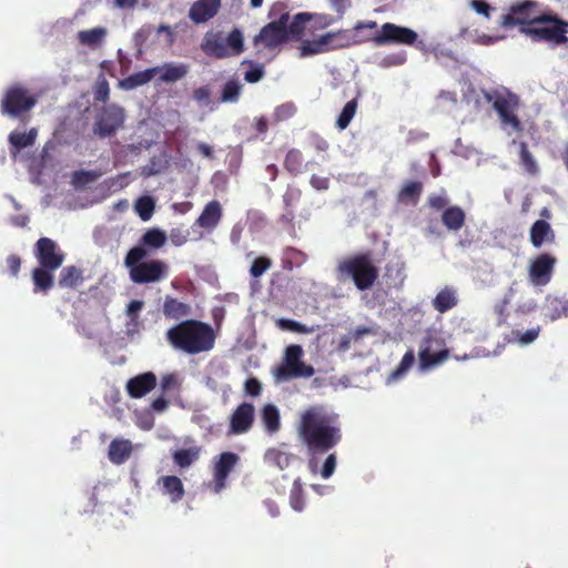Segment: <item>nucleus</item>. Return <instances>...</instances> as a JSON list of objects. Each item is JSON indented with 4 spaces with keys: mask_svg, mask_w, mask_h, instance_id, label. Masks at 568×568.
Here are the masks:
<instances>
[{
    "mask_svg": "<svg viewBox=\"0 0 568 568\" xmlns=\"http://www.w3.org/2000/svg\"><path fill=\"white\" fill-rule=\"evenodd\" d=\"M254 406L250 403L240 404L230 418L229 434H244L254 423Z\"/></svg>",
    "mask_w": 568,
    "mask_h": 568,
    "instance_id": "obj_18",
    "label": "nucleus"
},
{
    "mask_svg": "<svg viewBox=\"0 0 568 568\" xmlns=\"http://www.w3.org/2000/svg\"><path fill=\"white\" fill-rule=\"evenodd\" d=\"M222 216L223 211L221 203L216 200H213L204 206L194 225L200 226L211 233L219 225Z\"/></svg>",
    "mask_w": 568,
    "mask_h": 568,
    "instance_id": "obj_21",
    "label": "nucleus"
},
{
    "mask_svg": "<svg viewBox=\"0 0 568 568\" xmlns=\"http://www.w3.org/2000/svg\"><path fill=\"white\" fill-rule=\"evenodd\" d=\"M159 73V69H146L140 72H135L123 80L120 81V87L124 90H133L138 87L146 84L150 82L156 74Z\"/></svg>",
    "mask_w": 568,
    "mask_h": 568,
    "instance_id": "obj_34",
    "label": "nucleus"
},
{
    "mask_svg": "<svg viewBox=\"0 0 568 568\" xmlns=\"http://www.w3.org/2000/svg\"><path fill=\"white\" fill-rule=\"evenodd\" d=\"M336 464H337L336 454L335 453L329 454L323 463V466L321 469L322 477L325 479L329 478L335 471Z\"/></svg>",
    "mask_w": 568,
    "mask_h": 568,
    "instance_id": "obj_58",
    "label": "nucleus"
},
{
    "mask_svg": "<svg viewBox=\"0 0 568 568\" xmlns=\"http://www.w3.org/2000/svg\"><path fill=\"white\" fill-rule=\"evenodd\" d=\"M242 92V85L236 79L229 80L221 92L222 102H237Z\"/></svg>",
    "mask_w": 568,
    "mask_h": 568,
    "instance_id": "obj_48",
    "label": "nucleus"
},
{
    "mask_svg": "<svg viewBox=\"0 0 568 568\" xmlns=\"http://www.w3.org/2000/svg\"><path fill=\"white\" fill-rule=\"evenodd\" d=\"M554 232L548 222L537 220L530 229V242L534 247L539 248L545 242L554 241Z\"/></svg>",
    "mask_w": 568,
    "mask_h": 568,
    "instance_id": "obj_31",
    "label": "nucleus"
},
{
    "mask_svg": "<svg viewBox=\"0 0 568 568\" xmlns=\"http://www.w3.org/2000/svg\"><path fill=\"white\" fill-rule=\"evenodd\" d=\"M162 313L165 318L179 321L192 314L190 304L180 302L178 298L166 295L162 306Z\"/></svg>",
    "mask_w": 568,
    "mask_h": 568,
    "instance_id": "obj_23",
    "label": "nucleus"
},
{
    "mask_svg": "<svg viewBox=\"0 0 568 568\" xmlns=\"http://www.w3.org/2000/svg\"><path fill=\"white\" fill-rule=\"evenodd\" d=\"M154 201L150 196H142L136 200L134 209L142 221H149L154 212Z\"/></svg>",
    "mask_w": 568,
    "mask_h": 568,
    "instance_id": "obj_49",
    "label": "nucleus"
},
{
    "mask_svg": "<svg viewBox=\"0 0 568 568\" xmlns=\"http://www.w3.org/2000/svg\"><path fill=\"white\" fill-rule=\"evenodd\" d=\"M239 460L240 456L233 452L220 454L213 467V485L215 493L221 491L225 487L227 477Z\"/></svg>",
    "mask_w": 568,
    "mask_h": 568,
    "instance_id": "obj_17",
    "label": "nucleus"
},
{
    "mask_svg": "<svg viewBox=\"0 0 568 568\" xmlns=\"http://www.w3.org/2000/svg\"><path fill=\"white\" fill-rule=\"evenodd\" d=\"M38 135L37 129H31L29 132L13 131L9 134L10 153L16 156L22 149L34 144Z\"/></svg>",
    "mask_w": 568,
    "mask_h": 568,
    "instance_id": "obj_28",
    "label": "nucleus"
},
{
    "mask_svg": "<svg viewBox=\"0 0 568 568\" xmlns=\"http://www.w3.org/2000/svg\"><path fill=\"white\" fill-rule=\"evenodd\" d=\"M201 50L215 59L237 57L245 50L243 32L237 28L226 36L223 31L206 32L201 42Z\"/></svg>",
    "mask_w": 568,
    "mask_h": 568,
    "instance_id": "obj_5",
    "label": "nucleus"
},
{
    "mask_svg": "<svg viewBox=\"0 0 568 568\" xmlns=\"http://www.w3.org/2000/svg\"><path fill=\"white\" fill-rule=\"evenodd\" d=\"M272 266V260L267 256L256 257L250 267V274L254 278L261 277Z\"/></svg>",
    "mask_w": 568,
    "mask_h": 568,
    "instance_id": "obj_53",
    "label": "nucleus"
},
{
    "mask_svg": "<svg viewBox=\"0 0 568 568\" xmlns=\"http://www.w3.org/2000/svg\"><path fill=\"white\" fill-rule=\"evenodd\" d=\"M310 183L317 191H324L327 190L329 186V179L326 176H320L314 174L311 176Z\"/></svg>",
    "mask_w": 568,
    "mask_h": 568,
    "instance_id": "obj_63",
    "label": "nucleus"
},
{
    "mask_svg": "<svg viewBox=\"0 0 568 568\" xmlns=\"http://www.w3.org/2000/svg\"><path fill=\"white\" fill-rule=\"evenodd\" d=\"M418 34L414 30L386 22L382 26L379 33L373 38V41L377 45L388 43L412 45L416 42Z\"/></svg>",
    "mask_w": 568,
    "mask_h": 568,
    "instance_id": "obj_14",
    "label": "nucleus"
},
{
    "mask_svg": "<svg viewBox=\"0 0 568 568\" xmlns=\"http://www.w3.org/2000/svg\"><path fill=\"white\" fill-rule=\"evenodd\" d=\"M170 240L175 246H181L186 243L187 235L180 229H173L170 233Z\"/></svg>",
    "mask_w": 568,
    "mask_h": 568,
    "instance_id": "obj_64",
    "label": "nucleus"
},
{
    "mask_svg": "<svg viewBox=\"0 0 568 568\" xmlns=\"http://www.w3.org/2000/svg\"><path fill=\"white\" fill-rule=\"evenodd\" d=\"M519 162L524 170L530 174L535 175L538 173V164L534 159L532 154L528 150V145L526 142L519 143Z\"/></svg>",
    "mask_w": 568,
    "mask_h": 568,
    "instance_id": "obj_43",
    "label": "nucleus"
},
{
    "mask_svg": "<svg viewBox=\"0 0 568 568\" xmlns=\"http://www.w3.org/2000/svg\"><path fill=\"white\" fill-rule=\"evenodd\" d=\"M38 100L27 88L16 84L7 89L1 100V113L14 119H24Z\"/></svg>",
    "mask_w": 568,
    "mask_h": 568,
    "instance_id": "obj_9",
    "label": "nucleus"
},
{
    "mask_svg": "<svg viewBox=\"0 0 568 568\" xmlns=\"http://www.w3.org/2000/svg\"><path fill=\"white\" fill-rule=\"evenodd\" d=\"M98 174L93 171H77L73 173L72 182L77 186H82L95 181Z\"/></svg>",
    "mask_w": 568,
    "mask_h": 568,
    "instance_id": "obj_57",
    "label": "nucleus"
},
{
    "mask_svg": "<svg viewBox=\"0 0 568 568\" xmlns=\"http://www.w3.org/2000/svg\"><path fill=\"white\" fill-rule=\"evenodd\" d=\"M165 338L173 349L189 355H197L214 348L216 333L209 323L189 318L170 327L165 333Z\"/></svg>",
    "mask_w": 568,
    "mask_h": 568,
    "instance_id": "obj_2",
    "label": "nucleus"
},
{
    "mask_svg": "<svg viewBox=\"0 0 568 568\" xmlns=\"http://www.w3.org/2000/svg\"><path fill=\"white\" fill-rule=\"evenodd\" d=\"M110 97L109 82L103 74H100L93 87V98L95 102H106Z\"/></svg>",
    "mask_w": 568,
    "mask_h": 568,
    "instance_id": "obj_51",
    "label": "nucleus"
},
{
    "mask_svg": "<svg viewBox=\"0 0 568 568\" xmlns=\"http://www.w3.org/2000/svg\"><path fill=\"white\" fill-rule=\"evenodd\" d=\"M83 282V271L75 265L65 266L59 273L58 285L61 288L75 290Z\"/></svg>",
    "mask_w": 568,
    "mask_h": 568,
    "instance_id": "obj_25",
    "label": "nucleus"
},
{
    "mask_svg": "<svg viewBox=\"0 0 568 568\" xmlns=\"http://www.w3.org/2000/svg\"><path fill=\"white\" fill-rule=\"evenodd\" d=\"M108 31L103 27H97L78 32V40L82 45L95 48L103 42Z\"/></svg>",
    "mask_w": 568,
    "mask_h": 568,
    "instance_id": "obj_40",
    "label": "nucleus"
},
{
    "mask_svg": "<svg viewBox=\"0 0 568 568\" xmlns=\"http://www.w3.org/2000/svg\"><path fill=\"white\" fill-rule=\"evenodd\" d=\"M290 505L295 511H302L305 506L304 490L301 478L293 481L290 493Z\"/></svg>",
    "mask_w": 568,
    "mask_h": 568,
    "instance_id": "obj_46",
    "label": "nucleus"
},
{
    "mask_svg": "<svg viewBox=\"0 0 568 568\" xmlns=\"http://www.w3.org/2000/svg\"><path fill=\"white\" fill-rule=\"evenodd\" d=\"M521 106L520 98L507 88L499 90V128L509 136L524 131V124L518 115Z\"/></svg>",
    "mask_w": 568,
    "mask_h": 568,
    "instance_id": "obj_8",
    "label": "nucleus"
},
{
    "mask_svg": "<svg viewBox=\"0 0 568 568\" xmlns=\"http://www.w3.org/2000/svg\"><path fill=\"white\" fill-rule=\"evenodd\" d=\"M310 20L308 13H297L293 21L288 24L287 23V31L288 36L298 37L304 32V24L306 21Z\"/></svg>",
    "mask_w": 568,
    "mask_h": 568,
    "instance_id": "obj_55",
    "label": "nucleus"
},
{
    "mask_svg": "<svg viewBox=\"0 0 568 568\" xmlns=\"http://www.w3.org/2000/svg\"><path fill=\"white\" fill-rule=\"evenodd\" d=\"M166 234L160 229L148 230L140 239L139 244L135 247H143L148 252L149 250H159L166 243Z\"/></svg>",
    "mask_w": 568,
    "mask_h": 568,
    "instance_id": "obj_33",
    "label": "nucleus"
},
{
    "mask_svg": "<svg viewBox=\"0 0 568 568\" xmlns=\"http://www.w3.org/2000/svg\"><path fill=\"white\" fill-rule=\"evenodd\" d=\"M457 304V291L452 286H445L432 301L433 307L442 314L454 308Z\"/></svg>",
    "mask_w": 568,
    "mask_h": 568,
    "instance_id": "obj_26",
    "label": "nucleus"
},
{
    "mask_svg": "<svg viewBox=\"0 0 568 568\" xmlns=\"http://www.w3.org/2000/svg\"><path fill=\"white\" fill-rule=\"evenodd\" d=\"M221 0H196L189 10V18L196 24L214 18L221 9Z\"/></svg>",
    "mask_w": 568,
    "mask_h": 568,
    "instance_id": "obj_20",
    "label": "nucleus"
},
{
    "mask_svg": "<svg viewBox=\"0 0 568 568\" xmlns=\"http://www.w3.org/2000/svg\"><path fill=\"white\" fill-rule=\"evenodd\" d=\"M244 388L246 394L251 396H258L262 392L261 383L254 377L246 379Z\"/></svg>",
    "mask_w": 568,
    "mask_h": 568,
    "instance_id": "obj_60",
    "label": "nucleus"
},
{
    "mask_svg": "<svg viewBox=\"0 0 568 568\" xmlns=\"http://www.w3.org/2000/svg\"><path fill=\"white\" fill-rule=\"evenodd\" d=\"M34 256L40 266L58 270L64 262L65 254L49 237H40L36 243Z\"/></svg>",
    "mask_w": 568,
    "mask_h": 568,
    "instance_id": "obj_16",
    "label": "nucleus"
},
{
    "mask_svg": "<svg viewBox=\"0 0 568 568\" xmlns=\"http://www.w3.org/2000/svg\"><path fill=\"white\" fill-rule=\"evenodd\" d=\"M465 212L459 206H449L442 214L443 224L450 231H459L465 224Z\"/></svg>",
    "mask_w": 568,
    "mask_h": 568,
    "instance_id": "obj_36",
    "label": "nucleus"
},
{
    "mask_svg": "<svg viewBox=\"0 0 568 568\" xmlns=\"http://www.w3.org/2000/svg\"><path fill=\"white\" fill-rule=\"evenodd\" d=\"M357 106L358 104L356 99H352L344 105L336 120V126L338 130L343 131L349 125L351 121L356 114Z\"/></svg>",
    "mask_w": 568,
    "mask_h": 568,
    "instance_id": "obj_44",
    "label": "nucleus"
},
{
    "mask_svg": "<svg viewBox=\"0 0 568 568\" xmlns=\"http://www.w3.org/2000/svg\"><path fill=\"white\" fill-rule=\"evenodd\" d=\"M469 4L477 13L485 17H489L490 11L493 10V8L483 0H471Z\"/></svg>",
    "mask_w": 568,
    "mask_h": 568,
    "instance_id": "obj_62",
    "label": "nucleus"
},
{
    "mask_svg": "<svg viewBox=\"0 0 568 568\" xmlns=\"http://www.w3.org/2000/svg\"><path fill=\"white\" fill-rule=\"evenodd\" d=\"M149 252L143 247H132L124 257L130 280L135 284H149L162 281L168 274V265L162 260H143Z\"/></svg>",
    "mask_w": 568,
    "mask_h": 568,
    "instance_id": "obj_4",
    "label": "nucleus"
},
{
    "mask_svg": "<svg viewBox=\"0 0 568 568\" xmlns=\"http://www.w3.org/2000/svg\"><path fill=\"white\" fill-rule=\"evenodd\" d=\"M7 265L12 276H18L21 267V258L16 254H11L7 258Z\"/></svg>",
    "mask_w": 568,
    "mask_h": 568,
    "instance_id": "obj_61",
    "label": "nucleus"
},
{
    "mask_svg": "<svg viewBox=\"0 0 568 568\" xmlns=\"http://www.w3.org/2000/svg\"><path fill=\"white\" fill-rule=\"evenodd\" d=\"M307 260V255L301 250L287 246L282 253V267L285 271H292L295 267L302 266Z\"/></svg>",
    "mask_w": 568,
    "mask_h": 568,
    "instance_id": "obj_37",
    "label": "nucleus"
},
{
    "mask_svg": "<svg viewBox=\"0 0 568 568\" xmlns=\"http://www.w3.org/2000/svg\"><path fill=\"white\" fill-rule=\"evenodd\" d=\"M303 348L301 345L292 344L285 348L282 362L273 368L276 382H286L300 377H312L314 368L302 361Z\"/></svg>",
    "mask_w": 568,
    "mask_h": 568,
    "instance_id": "obj_7",
    "label": "nucleus"
},
{
    "mask_svg": "<svg viewBox=\"0 0 568 568\" xmlns=\"http://www.w3.org/2000/svg\"><path fill=\"white\" fill-rule=\"evenodd\" d=\"M124 120L123 108L116 104H108L99 111L93 124V132L102 139L112 136L123 126Z\"/></svg>",
    "mask_w": 568,
    "mask_h": 568,
    "instance_id": "obj_12",
    "label": "nucleus"
},
{
    "mask_svg": "<svg viewBox=\"0 0 568 568\" xmlns=\"http://www.w3.org/2000/svg\"><path fill=\"white\" fill-rule=\"evenodd\" d=\"M261 418L268 433L273 434L280 429V412L275 405L266 404L262 409Z\"/></svg>",
    "mask_w": 568,
    "mask_h": 568,
    "instance_id": "obj_42",
    "label": "nucleus"
},
{
    "mask_svg": "<svg viewBox=\"0 0 568 568\" xmlns=\"http://www.w3.org/2000/svg\"><path fill=\"white\" fill-rule=\"evenodd\" d=\"M525 36L534 42H548L554 45L568 43V21L557 14L541 13L531 28L525 31Z\"/></svg>",
    "mask_w": 568,
    "mask_h": 568,
    "instance_id": "obj_6",
    "label": "nucleus"
},
{
    "mask_svg": "<svg viewBox=\"0 0 568 568\" xmlns=\"http://www.w3.org/2000/svg\"><path fill=\"white\" fill-rule=\"evenodd\" d=\"M325 34L334 36L331 39L329 43L325 44V51L345 48L349 44L347 32L345 30H339L336 32H326Z\"/></svg>",
    "mask_w": 568,
    "mask_h": 568,
    "instance_id": "obj_54",
    "label": "nucleus"
},
{
    "mask_svg": "<svg viewBox=\"0 0 568 568\" xmlns=\"http://www.w3.org/2000/svg\"><path fill=\"white\" fill-rule=\"evenodd\" d=\"M556 263V256L550 253L537 255L528 266L529 281L536 286L547 285L551 281Z\"/></svg>",
    "mask_w": 568,
    "mask_h": 568,
    "instance_id": "obj_15",
    "label": "nucleus"
},
{
    "mask_svg": "<svg viewBox=\"0 0 568 568\" xmlns=\"http://www.w3.org/2000/svg\"><path fill=\"white\" fill-rule=\"evenodd\" d=\"M544 310L546 317L550 321H556L568 315V301L557 296H548Z\"/></svg>",
    "mask_w": 568,
    "mask_h": 568,
    "instance_id": "obj_35",
    "label": "nucleus"
},
{
    "mask_svg": "<svg viewBox=\"0 0 568 568\" xmlns=\"http://www.w3.org/2000/svg\"><path fill=\"white\" fill-rule=\"evenodd\" d=\"M415 362V355L413 351H408L404 354L402 357V361L398 365V367L392 373L390 377L393 379L400 378L414 364Z\"/></svg>",
    "mask_w": 568,
    "mask_h": 568,
    "instance_id": "obj_56",
    "label": "nucleus"
},
{
    "mask_svg": "<svg viewBox=\"0 0 568 568\" xmlns=\"http://www.w3.org/2000/svg\"><path fill=\"white\" fill-rule=\"evenodd\" d=\"M276 326L283 331H288L298 334H310L313 333L314 331L312 327H308L291 318H278L276 321Z\"/></svg>",
    "mask_w": 568,
    "mask_h": 568,
    "instance_id": "obj_50",
    "label": "nucleus"
},
{
    "mask_svg": "<svg viewBox=\"0 0 568 568\" xmlns=\"http://www.w3.org/2000/svg\"><path fill=\"white\" fill-rule=\"evenodd\" d=\"M44 266H38L32 271L33 292L47 294L54 286L53 272Z\"/></svg>",
    "mask_w": 568,
    "mask_h": 568,
    "instance_id": "obj_27",
    "label": "nucleus"
},
{
    "mask_svg": "<svg viewBox=\"0 0 568 568\" xmlns=\"http://www.w3.org/2000/svg\"><path fill=\"white\" fill-rule=\"evenodd\" d=\"M296 112H297V106L295 105L294 102L288 101V102L282 103L274 109V112L272 114V122L280 123L283 121H287L291 118H293L296 114Z\"/></svg>",
    "mask_w": 568,
    "mask_h": 568,
    "instance_id": "obj_47",
    "label": "nucleus"
},
{
    "mask_svg": "<svg viewBox=\"0 0 568 568\" xmlns=\"http://www.w3.org/2000/svg\"><path fill=\"white\" fill-rule=\"evenodd\" d=\"M286 445L282 444L278 447L268 448L265 452L264 460L267 465L276 467L281 470L286 469L296 459L293 453L285 449Z\"/></svg>",
    "mask_w": 568,
    "mask_h": 568,
    "instance_id": "obj_22",
    "label": "nucleus"
},
{
    "mask_svg": "<svg viewBox=\"0 0 568 568\" xmlns=\"http://www.w3.org/2000/svg\"><path fill=\"white\" fill-rule=\"evenodd\" d=\"M334 36H331V34H322L316 40L304 41L298 48L300 57L305 58V57L315 55V54L325 52V44L329 43V41Z\"/></svg>",
    "mask_w": 568,
    "mask_h": 568,
    "instance_id": "obj_39",
    "label": "nucleus"
},
{
    "mask_svg": "<svg viewBox=\"0 0 568 568\" xmlns=\"http://www.w3.org/2000/svg\"><path fill=\"white\" fill-rule=\"evenodd\" d=\"M540 331L541 327L539 325L527 329L525 333L520 332L519 329H513L509 335L505 336V339L508 343H517L521 346H526L538 338Z\"/></svg>",
    "mask_w": 568,
    "mask_h": 568,
    "instance_id": "obj_41",
    "label": "nucleus"
},
{
    "mask_svg": "<svg viewBox=\"0 0 568 568\" xmlns=\"http://www.w3.org/2000/svg\"><path fill=\"white\" fill-rule=\"evenodd\" d=\"M540 14L537 2L525 0L509 7L503 16L501 24L506 28L519 27V31L525 34L527 29L536 24Z\"/></svg>",
    "mask_w": 568,
    "mask_h": 568,
    "instance_id": "obj_11",
    "label": "nucleus"
},
{
    "mask_svg": "<svg viewBox=\"0 0 568 568\" xmlns=\"http://www.w3.org/2000/svg\"><path fill=\"white\" fill-rule=\"evenodd\" d=\"M202 447L193 445L187 448H181L172 454L173 463L180 468H187L200 459Z\"/></svg>",
    "mask_w": 568,
    "mask_h": 568,
    "instance_id": "obj_32",
    "label": "nucleus"
},
{
    "mask_svg": "<svg viewBox=\"0 0 568 568\" xmlns=\"http://www.w3.org/2000/svg\"><path fill=\"white\" fill-rule=\"evenodd\" d=\"M296 432L312 456L328 453L343 439L339 415L322 405L310 406L301 413Z\"/></svg>",
    "mask_w": 568,
    "mask_h": 568,
    "instance_id": "obj_1",
    "label": "nucleus"
},
{
    "mask_svg": "<svg viewBox=\"0 0 568 568\" xmlns=\"http://www.w3.org/2000/svg\"><path fill=\"white\" fill-rule=\"evenodd\" d=\"M449 357V351L444 347V342L434 336L425 337L418 352L419 366L423 371L430 369L443 364Z\"/></svg>",
    "mask_w": 568,
    "mask_h": 568,
    "instance_id": "obj_13",
    "label": "nucleus"
},
{
    "mask_svg": "<svg viewBox=\"0 0 568 568\" xmlns=\"http://www.w3.org/2000/svg\"><path fill=\"white\" fill-rule=\"evenodd\" d=\"M193 99L201 104H209L211 99V89L209 85H202L194 89Z\"/></svg>",
    "mask_w": 568,
    "mask_h": 568,
    "instance_id": "obj_59",
    "label": "nucleus"
},
{
    "mask_svg": "<svg viewBox=\"0 0 568 568\" xmlns=\"http://www.w3.org/2000/svg\"><path fill=\"white\" fill-rule=\"evenodd\" d=\"M290 13L283 12L278 19L265 24L258 34L253 39V44L257 50H274L288 41L287 22Z\"/></svg>",
    "mask_w": 568,
    "mask_h": 568,
    "instance_id": "obj_10",
    "label": "nucleus"
},
{
    "mask_svg": "<svg viewBox=\"0 0 568 568\" xmlns=\"http://www.w3.org/2000/svg\"><path fill=\"white\" fill-rule=\"evenodd\" d=\"M423 183L419 181H407L398 192L397 200L400 203L416 204L423 192Z\"/></svg>",
    "mask_w": 568,
    "mask_h": 568,
    "instance_id": "obj_38",
    "label": "nucleus"
},
{
    "mask_svg": "<svg viewBox=\"0 0 568 568\" xmlns=\"http://www.w3.org/2000/svg\"><path fill=\"white\" fill-rule=\"evenodd\" d=\"M153 69H159V80L165 83L176 82L183 79L189 72V67L184 63H165L162 67H154Z\"/></svg>",
    "mask_w": 568,
    "mask_h": 568,
    "instance_id": "obj_30",
    "label": "nucleus"
},
{
    "mask_svg": "<svg viewBox=\"0 0 568 568\" xmlns=\"http://www.w3.org/2000/svg\"><path fill=\"white\" fill-rule=\"evenodd\" d=\"M303 154L297 149H292L286 153L284 160V168L293 175H297L302 172L303 166Z\"/></svg>",
    "mask_w": 568,
    "mask_h": 568,
    "instance_id": "obj_45",
    "label": "nucleus"
},
{
    "mask_svg": "<svg viewBox=\"0 0 568 568\" xmlns=\"http://www.w3.org/2000/svg\"><path fill=\"white\" fill-rule=\"evenodd\" d=\"M242 64H248L251 68L244 73V80L248 83H256L261 81L265 75L263 64H255L251 60H244Z\"/></svg>",
    "mask_w": 568,
    "mask_h": 568,
    "instance_id": "obj_52",
    "label": "nucleus"
},
{
    "mask_svg": "<svg viewBox=\"0 0 568 568\" xmlns=\"http://www.w3.org/2000/svg\"><path fill=\"white\" fill-rule=\"evenodd\" d=\"M132 453V444L129 439H113L109 445V459L114 465L123 464Z\"/></svg>",
    "mask_w": 568,
    "mask_h": 568,
    "instance_id": "obj_29",
    "label": "nucleus"
},
{
    "mask_svg": "<svg viewBox=\"0 0 568 568\" xmlns=\"http://www.w3.org/2000/svg\"><path fill=\"white\" fill-rule=\"evenodd\" d=\"M162 494L168 496L172 503H179L185 495L182 480L175 475H166L159 478Z\"/></svg>",
    "mask_w": 568,
    "mask_h": 568,
    "instance_id": "obj_24",
    "label": "nucleus"
},
{
    "mask_svg": "<svg viewBox=\"0 0 568 568\" xmlns=\"http://www.w3.org/2000/svg\"><path fill=\"white\" fill-rule=\"evenodd\" d=\"M158 379L154 373L139 374L126 382L125 389L130 397L141 398L155 388Z\"/></svg>",
    "mask_w": 568,
    "mask_h": 568,
    "instance_id": "obj_19",
    "label": "nucleus"
},
{
    "mask_svg": "<svg viewBox=\"0 0 568 568\" xmlns=\"http://www.w3.org/2000/svg\"><path fill=\"white\" fill-rule=\"evenodd\" d=\"M339 280H352L359 291L369 290L378 280L379 270L372 251H362L341 260L336 266Z\"/></svg>",
    "mask_w": 568,
    "mask_h": 568,
    "instance_id": "obj_3",
    "label": "nucleus"
}]
</instances>
